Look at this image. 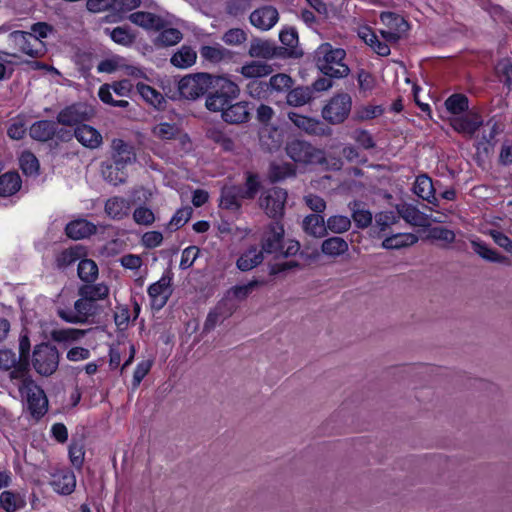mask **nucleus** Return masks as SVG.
<instances>
[{
  "instance_id": "412c9836",
  "label": "nucleus",
  "mask_w": 512,
  "mask_h": 512,
  "mask_svg": "<svg viewBox=\"0 0 512 512\" xmlns=\"http://www.w3.org/2000/svg\"><path fill=\"white\" fill-rule=\"evenodd\" d=\"M129 20L147 30H161L165 26V21L160 16L145 11L130 14Z\"/></svg>"
},
{
  "instance_id": "c756f323",
  "label": "nucleus",
  "mask_w": 512,
  "mask_h": 512,
  "mask_svg": "<svg viewBox=\"0 0 512 512\" xmlns=\"http://www.w3.org/2000/svg\"><path fill=\"white\" fill-rule=\"evenodd\" d=\"M84 255L85 250L82 246L69 247L56 255L55 264L57 268L65 269L80 260Z\"/></svg>"
},
{
  "instance_id": "79ce46f5",
  "label": "nucleus",
  "mask_w": 512,
  "mask_h": 512,
  "mask_svg": "<svg viewBox=\"0 0 512 512\" xmlns=\"http://www.w3.org/2000/svg\"><path fill=\"white\" fill-rule=\"evenodd\" d=\"M151 132L160 140H172L179 135V126L175 123L159 122L152 127Z\"/></svg>"
},
{
  "instance_id": "58836bf2",
  "label": "nucleus",
  "mask_w": 512,
  "mask_h": 512,
  "mask_svg": "<svg viewBox=\"0 0 512 512\" xmlns=\"http://www.w3.org/2000/svg\"><path fill=\"white\" fill-rule=\"evenodd\" d=\"M87 330L76 328H61L51 331V338L58 343H73L79 341L86 334Z\"/></svg>"
},
{
  "instance_id": "13d9d810",
  "label": "nucleus",
  "mask_w": 512,
  "mask_h": 512,
  "mask_svg": "<svg viewBox=\"0 0 512 512\" xmlns=\"http://www.w3.org/2000/svg\"><path fill=\"white\" fill-rule=\"evenodd\" d=\"M20 166L26 175H33L39 169V162L31 152L26 151L20 157Z\"/></svg>"
},
{
  "instance_id": "473e14b6",
  "label": "nucleus",
  "mask_w": 512,
  "mask_h": 512,
  "mask_svg": "<svg viewBox=\"0 0 512 512\" xmlns=\"http://www.w3.org/2000/svg\"><path fill=\"white\" fill-rule=\"evenodd\" d=\"M80 297H86L94 304L99 300H104L109 295V287L104 283H87L82 285L78 290Z\"/></svg>"
},
{
  "instance_id": "dca6fc26",
  "label": "nucleus",
  "mask_w": 512,
  "mask_h": 512,
  "mask_svg": "<svg viewBox=\"0 0 512 512\" xmlns=\"http://www.w3.org/2000/svg\"><path fill=\"white\" fill-rule=\"evenodd\" d=\"M91 111L84 104L78 103L61 110L57 116V123L67 126L78 125L89 120Z\"/></svg>"
},
{
  "instance_id": "e433bc0d",
  "label": "nucleus",
  "mask_w": 512,
  "mask_h": 512,
  "mask_svg": "<svg viewBox=\"0 0 512 512\" xmlns=\"http://www.w3.org/2000/svg\"><path fill=\"white\" fill-rule=\"evenodd\" d=\"M272 72V66L262 61H250L240 69V73L245 78H261L270 75Z\"/></svg>"
},
{
  "instance_id": "39448f33",
  "label": "nucleus",
  "mask_w": 512,
  "mask_h": 512,
  "mask_svg": "<svg viewBox=\"0 0 512 512\" xmlns=\"http://www.w3.org/2000/svg\"><path fill=\"white\" fill-rule=\"evenodd\" d=\"M60 353L58 349L48 343L35 346L32 355V365L35 371L42 376L52 375L58 368Z\"/></svg>"
},
{
  "instance_id": "bb28decb",
  "label": "nucleus",
  "mask_w": 512,
  "mask_h": 512,
  "mask_svg": "<svg viewBox=\"0 0 512 512\" xmlns=\"http://www.w3.org/2000/svg\"><path fill=\"white\" fill-rule=\"evenodd\" d=\"M302 228L305 233L315 238H322L327 234L326 221L319 214L307 215L302 222Z\"/></svg>"
},
{
  "instance_id": "b1692460",
  "label": "nucleus",
  "mask_w": 512,
  "mask_h": 512,
  "mask_svg": "<svg viewBox=\"0 0 512 512\" xmlns=\"http://www.w3.org/2000/svg\"><path fill=\"white\" fill-rule=\"evenodd\" d=\"M130 202L123 197L109 198L105 203V213L114 220H121L129 215Z\"/></svg>"
},
{
  "instance_id": "f8f14e48",
  "label": "nucleus",
  "mask_w": 512,
  "mask_h": 512,
  "mask_svg": "<svg viewBox=\"0 0 512 512\" xmlns=\"http://www.w3.org/2000/svg\"><path fill=\"white\" fill-rule=\"evenodd\" d=\"M287 199V192L278 187L266 190L260 198V206L269 217L276 218L283 215Z\"/></svg>"
},
{
  "instance_id": "69168bd1",
  "label": "nucleus",
  "mask_w": 512,
  "mask_h": 512,
  "mask_svg": "<svg viewBox=\"0 0 512 512\" xmlns=\"http://www.w3.org/2000/svg\"><path fill=\"white\" fill-rule=\"evenodd\" d=\"M397 222V216L393 212H381L375 216V227L380 232L386 231L389 227Z\"/></svg>"
},
{
  "instance_id": "f03ea898",
  "label": "nucleus",
  "mask_w": 512,
  "mask_h": 512,
  "mask_svg": "<svg viewBox=\"0 0 512 512\" xmlns=\"http://www.w3.org/2000/svg\"><path fill=\"white\" fill-rule=\"evenodd\" d=\"M12 379L20 380L19 392L26 398L28 409L34 417H40L47 410V398L43 390L27 376L26 368L18 367L11 371Z\"/></svg>"
},
{
  "instance_id": "423d86ee",
  "label": "nucleus",
  "mask_w": 512,
  "mask_h": 512,
  "mask_svg": "<svg viewBox=\"0 0 512 512\" xmlns=\"http://www.w3.org/2000/svg\"><path fill=\"white\" fill-rule=\"evenodd\" d=\"M215 77L208 73L187 75L179 81V93L185 99L195 100L210 89Z\"/></svg>"
},
{
  "instance_id": "5701e85b",
  "label": "nucleus",
  "mask_w": 512,
  "mask_h": 512,
  "mask_svg": "<svg viewBox=\"0 0 512 512\" xmlns=\"http://www.w3.org/2000/svg\"><path fill=\"white\" fill-rule=\"evenodd\" d=\"M76 139L85 147L95 149L102 143L101 134L89 125H81L75 129Z\"/></svg>"
},
{
  "instance_id": "393cba45",
  "label": "nucleus",
  "mask_w": 512,
  "mask_h": 512,
  "mask_svg": "<svg viewBox=\"0 0 512 512\" xmlns=\"http://www.w3.org/2000/svg\"><path fill=\"white\" fill-rule=\"evenodd\" d=\"M248 54L252 58L273 59L278 55V48L267 40L253 39Z\"/></svg>"
},
{
  "instance_id": "7ed1b4c3",
  "label": "nucleus",
  "mask_w": 512,
  "mask_h": 512,
  "mask_svg": "<svg viewBox=\"0 0 512 512\" xmlns=\"http://www.w3.org/2000/svg\"><path fill=\"white\" fill-rule=\"evenodd\" d=\"M210 88L214 91L206 98V108L222 114L240 93L238 85L226 76H216Z\"/></svg>"
},
{
  "instance_id": "37998d69",
  "label": "nucleus",
  "mask_w": 512,
  "mask_h": 512,
  "mask_svg": "<svg viewBox=\"0 0 512 512\" xmlns=\"http://www.w3.org/2000/svg\"><path fill=\"white\" fill-rule=\"evenodd\" d=\"M77 272L82 281L93 283L98 276V266L96 262L91 259H80Z\"/></svg>"
},
{
  "instance_id": "49530a36",
  "label": "nucleus",
  "mask_w": 512,
  "mask_h": 512,
  "mask_svg": "<svg viewBox=\"0 0 512 512\" xmlns=\"http://www.w3.org/2000/svg\"><path fill=\"white\" fill-rule=\"evenodd\" d=\"M351 227V220L348 216L333 215L326 220V231L334 234L347 232Z\"/></svg>"
},
{
  "instance_id": "4c0bfd02",
  "label": "nucleus",
  "mask_w": 512,
  "mask_h": 512,
  "mask_svg": "<svg viewBox=\"0 0 512 512\" xmlns=\"http://www.w3.org/2000/svg\"><path fill=\"white\" fill-rule=\"evenodd\" d=\"M26 505L21 494L4 490L0 493V507L6 512H15Z\"/></svg>"
},
{
  "instance_id": "20e7f679",
  "label": "nucleus",
  "mask_w": 512,
  "mask_h": 512,
  "mask_svg": "<svg viewBox=\"0 0 512 512\" xmlns=\"http://www.w3.org/2000/svg\"><path fill=\"white\" fill-rule=\"evenodd\" d=\"M287 156L299 165L321 164L325 161L323 150L305 140L294 139L285 146Z\"/></svg>"
},
{
  "instance_id": "a878e982",
  "label": "nucleus",
  "mask_w": 512,
  "mask_h": 512,
  "mask_svg": "<svg viewBox=\"0 0 512 512\" xmlns=\"http://www.w3.org/2000/svg\"><path fill=\"white\" fill-rule=\"evenodd\" d=\"M414 193L428 201L431 204L437 205V198L435 197V189L432 179L427 175H420L416 178L413 186Z\"/></svg>"
},
{
  "instance_id": "c9c22d12",
  "label": "nucleus",
  "mask_w": 512,
  "mask_h": 512,
  "mask_svg": "<svg viewBox=\"0 0 512 512\" xmlns=\"http://www.w3.org/2000/svg\"><path fill=\"white\" fill-rule=\"evenodd\" d=\"M349 249L346 240L341 237H330L322 242L321 251L324 255L338 257L345 254Z\"/></svg>"
},
{
  "instance_id": "aec40b11",
  "label": "nucleus",
  "mask_w": 512,
  "mask_h": 512,
  "mask_svg": "<svg viewBox=\"0 0 512 512\" xmlns=\"http://www.w3.org/2000/svg\"><path fill=\"white\" fill-rule=\"evenodd\" d=\"M97 231V227L86 219H76L66 225V235L74 240L87 238Z\"/></svg>"
},
{
  "instance_id": "de8ad7c7",
  "label": "nucleus",
  "mask_w": 512,
  "mask_h": 512,
  "mask_svg": "<svg viewBox=\"0 0 512 512\" xmlns=\"http://www.w3.org/2000/svg\"><path fill=\"white\" fill-rule=\"evenodd\" d=\"M137 90L141 97L154 107H160L164 102L163 95L149 85L138 83Z\"/></svg>"
},
{
  "instance_id": "774afa93",
  "label": "nucleus",
  "mask_w": 512,
  "mask_h": 512,
  "mask_svg": "<svg viewBox=\"0 0 512 512\" xmlns=\"http://www.w3.org/2000/svg\"><path fill=\"white\" fill-rule=\"evenodd\" d=\"M496 72L499 77L508 85H512V64L504 59L498 62Z\"/></svg>"
},
{
  "instance_id": "ea45409f",
  "label": "nucleus",
  "mask_w": 512,
  "mask_h": 512,
  "mask_svg": "<svg viewBox=\"0 0 512 512\" xmlns=\"http://www.w3.org/2000/svg\"><path fill=\"white\" fill-rule=\"evenodd\" d=\"M313 99V90L309 87H296L290 90L286 96V102L293 107L308 104Z\"/></svg>"
},
{
  "instance_id": "a211bd4d",
  "label": "nucleus",
  "mask_w": 512,
  "mask_h": 512,
  "mask_svg": "<svg viewBox=\"0 0 512 512\" xmlns=\"http://www.w3.org/2000/svg\"><path fill=\"white\" fill-rule=\"evenodd\" d=\"M113 164L126 167L136 160L133 148L122 139H114L111 143Z\"/></svg>"
},
{
  "instance_id": "864d4df0",
  "label": "nucleus",
  "mask_w": 512,
  "mask_h": 512,
  "mask_svg": "<svg viewBox=\"0 0 512 512\" xmlns=\"http://www.w3.org/2000/svg\"><path fill=\"white\" fill-rule=\"evenodd\" d=\"M352 219L358 228H367L372 223V214L364 209L358 203H354L352 208Z\"/></svg>"
},
{
  "instance_id": "6e6d98bb",
  "label": "nucleus",
  "mask_w": 512,
  "mask_h": 512,
  "mask_svg": "<svg viewBox=\"0 0 512 512\" xmlns=\"http://www.w3.org/2000/svg\"><path fill=\"white\" fill-rule=\"evenodd\" d=\"M259 284V281L252 280L246 284L234 286L228 291V296H232L237 300H244L259 286Z\"/></svg>"
},
{
  "instance_id": "0eeeda50",
  "label": "nucleus",
  "mask_w": 512,
  "mask_h": 512,
  "mask_svg": "<svg viewBox=\"0 0 512 512\" xmlns=\"http://www.w3.org/2000/svg\"><path fill=\"white\" fill-rule=\"evenodd\" d=\"M352 98L347 93H339L332 97L322 109V117L330 124H340L350 114Z\"/></svg>"
},
{
  "instance_id": "1a4fd4ad",
  "label": "nucleus",
  "mask_w": 512,
  "mask_h": 512,
  "mask_svg": "<svg viewBox=\"0 0 512 512\" xmlns=\"http://www.w3.org/2000/svg\"><path fill=\"white\" fill-rule=\"evenodd\" d=\"M380 20L385 26V29L380 30V34L386 42H397L409 30L408 22L396 13L382 12Z\"/></svg>"
},
{
  "instance_id": "c85d7f7f",
  "label": "nucleus",
  "mask_w": 512,
  "mask_h": 512,
  "mask_svg": "<svg viewBox=\"0 0 512 512\" xmlns=\"http://www.w3.org/2000/svg\"><path fill=\"white\" fill-rule=\"evenodd\" d=\"M200 57L210 64H219L230 58V52L220 44L204 45L200 48Z\"/></svg>"
},
{
  "instance_id": "a18cd8bd",
  "label": "nucleus",
  "mask_w": 512,
  "mask_h": 512,
  "mask_svg": "<svg viewBox=\"0 0 512 512\" xmlns=\"http://www.w3.org/2000/svg\"><path fill=\"white\" fill-rule=\"evenodd\" d=\"M398 213L409 224L422 226L425 222L423 213L410 204L398 206Z\"/></svg>"
},
{
  "instance_id": "4d7b16f0",
  "label": "nucleus",
  "mask_w": 512,
  "mask_h": 512,
  "mask_svg": "<svg viewBox=\"0 0 512 512\" xmlns=\"http://www.w3.org/2000/svg\"><path fill=\"white\" fill-rule=\"evenodd\" d=\"M191 215L192 208L189 206L178 209L176 213L172 216L170 222L168 223V229L174 231L181 228L188 222Z\"/></svg>"
},
{
  "instance_id": "9d476101",
  "label": "nucleus",
  "mask_w": 512,
  "mask_h": 512,
  "mask_svg": "<svg viewBox=\"0 0 512 512\" xmlns=\"http://www.w3.org/2000/svg\"><path fill=\"white\" fill-rule=\"evenodd\" d=\"M97 305L86 297H80L74 303V311L58 309L57 315L67 323L85 324L96 313Z\"/></svg>"
},
{
  "instance_id": "4468645a",
  "label": "nucleus",
  "mask_w": 512,
  "mask_h": 512,
  "mask_svg": "<svg viewBox=\"0 0 512 512\" xmlns=\"http://www.w3.org/2000/svg\"><path fill=\"white\" fill-rule=\"evenodd\" d=\"M172 294L171 277L163 275L157 282L151 284L148 288L151 306L160 310L163 308Z\"/></svg>"
},
{
  "instance_id": "8fccbe9b",
  "label": "nucleus",
  "mask_w": 512,
  "mask_h": 512,
  "mask_svg": "<svg viewBox=\"0 0 512 512\" xmlns=\"http://www.w3.org/2000/svg\"><path fill=\"white\" fill-rule=\"evenodd\" d=\"M126 167H118L116 164H110L103 170L104 178L113 185H119L126 181Z\"/></svg>"
},
{
  "instance_id": "338daca9",
  "label": "nucleus",
  "mask_w": 512,
  "mask_h": 512,
  "mask_svg": "<svg viewBox=\"0 0 512 512\" xmlns=\"http://www.w3.org/2000/svg\"><path fill=\"white\" fill-rule=\"evenodd\" d=\"M18 357L12 350L0 349V370H10L15 368Z\"/></svg>"
},
{
  "instance_id": "2f4dec72",
  "label": "nucleus",
  "mask_w": 512,
  "mask_h": 512,
  "mask_svg": "<svg viewBox=\"0 0 512 512\" xmlns=\"http://www.w3.org/2000/svg\"><path fill=\"white\" fill-rule=\"evenodd\" d=\"M263 261V253L257 246L247 249L237 260L236 265L241 271H249Z\"/></svg>"
},
{
  "instance_id": "bf43d9fd",
  "label": "nucleus",
  "mask_w": 512,
  "mask_h": 512,
  "mask_svg": "<svg viewBox=\"0 0 512 512\" xmlns=\"http://www.w3.org/2000/svg\"><path fill=\"white\" fill-rule=\"evenodd\" d=\"M133 219L139 225L149 226L155 221V215L148 207L140 206L134 210Z\"/></svg>"
},
{
  "instance_id": "680f3d73",
  "label": "nucleus",
  "mask_w": 512,
  "mask_h": 512,
  "mask_svg": "<svg viewBox=\"0 0 512 512\" xmlns=\"http://www.w3.org/2000/svg\"><path fill=\"white\" fill-rule=\"evenodd\" d=\"M384 109L379 105H367L356 111V118L360 121L374 119L383 114Z\"/></svg>"
},
{
  "instance_id": "f3484780",
  "label": "nucleus",
  "mask_w": 512,
  "mask_h": 512,
  "mask_svg": "<svg viewBox=\"0 0 512 512\" xmlns=\"http://www.w3.org/2000/svg\"><path fill=\"white\" fill-rule=\"evenodd\" d=\"M50 484L56 493L70 495L76 488V476L71 470H58L52 474Z\"/></svg>"
},
{
  "instance_id": "e2e57ef3",
  "label": "nucleus",
  "mask_w": 512,
  "mask_h": 512,
  "mask_svg": "<svg viewBox=\"0 0 512 512\" xmlns=\"http://www.w3.org/2000/svg\"><path fill=\"white\" fill-rule=\"evenodd\" d=\"M85 451L82 444L72 442L69 446V458L74 467L80 469L84 462Z\"/></svg>"
},
{
  "instance_id": "f704fd0d",
  "label": "nucleus",
  "mask_w": 512,
  "mask_h": 512,
  "mask_svg": "<svg viewBox=\"0 0 512 512\" xmlns=\"http://www.w3.org/2000/svg\"><path fill=\"white\" fill-rule=\"evenodd\" d=\"M471 246L476 254L487 261L493 263H508L509 261L506 256L501 255L480 240H471Z\"/></svg>"
},
{
  "instance_id": "72a5a7b5",
  "label": "nucleus",
  "mask_w": 512,
  "mask_h": 512,
  "mask_svg": "<svg viewBox=\"0 0 512 512\" xmlns=\"http://www.w3.org/2000/svg\"><path fill=\"white\" fill-rule=\"evenodd\" d=\"M197 60L196 51L190 46H182L177 52H175L170 62L173 66L180 69H187L194 65Z\"/></svg>"
},
{
  "instance_id": "ddd939ff",
  "label": "nucleus",
  "mask_w": 512,
  "mask_h": 512,
  "mask_svg": "<svg viewBox=\"0 0 512 512\" xmlns=\"http://www.w3.org/2000/svg\"><path fill=\"white\" fill-rule=\"evenodd\" d=\"M284 227L282 224L275 222L271 223L262 237V247L260 250L268 254L279 255L280 250L283 248Z\"/></svg>"
},
{
  "instance_id": "3c124183",
  "label": "nucleus",
  "mask_w": 512,
  "mask_h": 512,
  "mask_svg": "<svg viewBox=\"0 0 512 512\" xmlns=\"http://www.w3.org/2000/svg\"><path fill=\"white\" fill-rule=\"evenodd\" d=\"M105 32L108 33L111 39L120 45L130 46L135 41V35L132 34L128 29L123 27H116L112 30L105 29Z\"/></svg>"
},
{
  "instance_id": "6e6552de",
  "label": "nucleus",
  "mask_w": 512,
  "mask_h": 512,
  "mask_svg": "<svg viewBox=\"0 0 512 512\" xmlns=\"http://www.w3.org/2000/svg\"><path fill=\"white\" fill-rule=\"evenodd\" d=\"M8 41L19 52L33 58L40 57L45 52L43 42L30 32L13 31L9 34Z\"/></svg>"
},
{
  "instance_id": "5fc2aeb1",
  "label": "nucleus",
  "mask_w": 512,
  "mask_h": 512,
  "mask_svg": "<svg viewBox=\"0 0 512 512\" xmlns=\"http://www.w3.org/2000/svg\"><path fill=\"white\" fill-rule=\"evenodd\" d=\"M293 85L292 78L285 73H278L269 79V87L275 92H284L289 90Z\"/></svg>"
},
{
  "instance_id": "9b49d317",
  "label": "nucleus",
  "mask_w": 512,
  "mask_h": 512,
  "mask_svg": "<svg viewBox=\"0 0 512 512\" xmlns=\"http://www.w3.org/2000/svg\"><path fill=\"white\" fill-rule=\"evenodd\" d=\"M287 118L295 128L308 135L327 136L331 130L320 119L298 113L287 112Z\"/></svg>"
},
{
  "instance_id": "4be33fe9",
  "label": "nucleus",
  "mask_w": 512,
  "mask_h": 512,
  "mask_svg": "<svg viewBox=\"0 0 512 512\" xmlns=\"http://www.w3.org/2000/svg\"><path fill=\"white\" fill-rule=\"evenodd\" d=\"M250 116L248 104L246 102L230 103L223 111L222 119L230 124H239L248 121Z\"/></svg>"
},
{
  "instance_id": "603ef678",
  "label": "nucleus",
  "mask_w": 512,
  "mask_h": 512,
  "mask_svg": "<svg viewBox=\"0 0 512 512\" xmlns=\"http://www.w3.org/2000/svg\"><path fill=\"white\" fill-rule=\"evenodd\" d=\"M207 137L225 151H231L234 149L233 140L226 133L217 128L209 129L207 131Z\"/></svg>"
},
{
  "instance_id": "09e8293b",
  "label": "nucleus",
  "mask_w": 512,
  "mask_h": 512,
  "mask_svg": "<svg viewBox=\"0 0 512 512\" xmlns=\"http://www.w3.org/2000/svg\"><path fill=\"white\" fill-rule=\"evenodd\" d=\"M181 39L182 33L178 29L168 28L159 33L154 43L158 46H173L179 43Z\"/></svg>"
},
{
  "instance_id": "a19ab883",
  "label": "nucleus",
  "mask_w": 512,
  "mask_h": 512,
  "mask_svg": "<svg viewBox=\"0 0 512 512\" xmlns=\"http://www.w3.org/2000/svg\"><path fill=\"white\" fill-rule=\"evenodd\" d=\"M20 188L21 178L18 173L8 172L0 176V196H11Z\"/></svg>"
},
{
  "instance_id": "c03bdc74",
  "label": "nucleus",
  "mask_w": 512,
  "mask_h": 512,
  "mask_svg": "<svg viewBox=\"0 0 512 512\" xmlns=\"http://www.w3.org/2000/svg\"><path fill=\"white\" fill-rule=\"evenodd\" d=\"M468 98L463 94H453L445 101V107L453 116H460L465 112L469 105Z\"/></svg>"
},
{
  "instance_id": "0e129e2a",
  "label": "nucleus",
  "mask_w": 512,
  "mask_h": 512,
  "mask_svg": "<svg viewBox=\"0 0 512 512\" xmlns=\"http://www.w3.org/2000/svg\"><path fill=\"white\" fill-rule=\"evenodd\" d=\"M200 249L196 246H189L182 251L179 267L182 270L190 268L198 258Z\"/></svg>"
},
{
  "instance_id": "7c9ffc66",
  "label": "nucleus",
  "mask_w": 512,
  "mask_h": 512,
  "mask_svg": "<svg viewBox=\"0 0 512 512\" xmlns=\"http://www.w3.org/2000/svg\"><path fill=\"white\" fill-rule=\"evenodd\" d=\"M418 242V236L413 233H396L386 237L382 242L384 249H402Z\"/></svg>"
},
{
  "instance_id": "2eb2a0df",
  "label": "nucleus",
  "mask_w": 512,
  "mask_h": 512,
  "mask_svg": "<svg viewBox=\"0 0 512 512\" xmlns=\"http://www.w3.org/2000/svg\"><path fill=\"white\" fill-rule=\"evenodd\" d=\"M252 26L261 30L268 31L272 29L279 20L278 10L270 5H265L255 9L249 16Z\"/></svg>"
},
{
  "instance_id": "f257e3e1",
  "label": "nucleus",
  "mask_w": 512,
  "mask_h": 512,
  "mask_svg": "<svg viewBox=\"0 0 512 512\" xmlns=\"http://www.w3.org/2000/svg\"><path fill=\"white\" fill-rule=\"evenodd\" d=\"M345 50L335 48L330 43L321 44L314 53L317 68L324 74L333 78H343L350 72L344 63Z\"/></svg>"
},
{
  "instance_id": "6ab92c4d",
  "label": "nucleus",
  "mask_w": 512,
  "mask_h": 512,
  "mask_svg": "<svg viewBox=\"0 0 512 512\" xmlns=\"http://www.w3.org/2000/svg\"><path fill=\"white\" fill-rule=\"evenodd\" d=\"M449 122L455 131L465 135L474 134L482 123L480 118L474 114L452 116L449 119Z\"/></svg>"
},
{
  "instance_id": "052dcab7",
  "label": "nucleus",
  "mask_w": 512,
  "mask_h": 512,
  "mask_svg": "<svg viewBox=\"0 0 512 512\" xmlns=\"http://www.w3.org/2000/svg\"><path fill=\"white\" fill-rule=\"evenodd\" d=\"M222 40L227 45H240L247 40V35L244 30L240 28H232L224 33Z\"/></svg>"
},
{
  "instance_id": "cd10ccee",
  "label": "nucleus",
  "mask_w": 512,
  "mask_h": 512,
  "mask_svg": "<svg viewBox=\"0 0 512 512\" xmlns=\"http://www.w3.org/2000/svg\"><path fill=\"white\" fill-rule=\"evenodd\" d=\"M57 124L48 120L37 121L30 127L29 134L35 140L48 141L56 134Z\"/></svg>"
}]
</instances>
